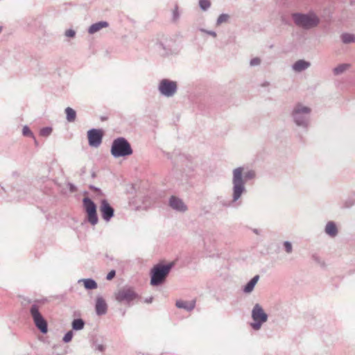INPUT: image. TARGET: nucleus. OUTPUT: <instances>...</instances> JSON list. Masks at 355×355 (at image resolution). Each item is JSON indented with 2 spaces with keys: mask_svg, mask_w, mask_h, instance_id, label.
<instances>
[{
  "mask_svg": "<svg viewBox=\"0 0 355 355\" xmlns=\"http://www.w3.org/2000/svg\"><path fill=\"white\" fill-rule=\"evenodd\" d=\"M158 91L165 97H173L178 91L177 82L164 78L159 81Z\"/></svg>",
  "mask_w": 355,
  "mask_h": 355,
  "instance_id": "9d476101",
  "label": "nucleus"
},
{
  "mask_svg": "<svg viewBox=\"0 0 355 355\" xmlns=\"http://www.w3.org/2000/svg\"><path fill=\"white\" fill-rule=\"evenodd\" d=\"M200 31L203 32V33H206L207 34L214 37H216V33L214 31H207V30H205L204 28H201L200 29Z\"/></svg>",
  "mask_w": 355,
  "mask_h": 355,
  "instance_id": "f704fd0d",
  "label": "nucleus"
},
{
  "mask_svg": "<svg viewBox=\"0 0 355 355\" xmlns=\"http://www.w3.org/2000/svg\"><path fill=\"white\" fill-rule=\"evenodd\" d=\"M324 232L331 238L336 237L338 234V230L335 222H327L324 227Z\"/></svg>",
  "mask_w": 355,
  "mask_h": 355,
  "instance_id": "f3484780",
  "label": "nucleus"
},
{
  "mask_svg": "<svg viewBox=\"0 0 355 355\" xmlns=\"http://www.w3.org/2000/svg\"><path fill=\"white\" fill-rule=\"evenodd\" d=\"M109 26V24L105 21H98L92 24L88 28V33L91 35L94 34L103 28Z\"/></svg>",
  "mask_w": 355,
  "mask_h": 355,
  "instance_id": "a211bd4d",
  "label": "nucleus"
},
{
  "mask_svg": "<svg viewBox=\"0 0 355 355\" xmlns=\"http://www.w3.org/2000/svg\"><path fill=\"white\" fill-rule=\"evenodd\" d=\"M100 211L102 218L107 222L110 221L114 215V208L105 199H103L101 201Z\"/></svg>",
  "mask_w": 355,
  "mask_h": 355,
  "instance_id": "f8f14e48",
  "label": "nucleus"
},
{
  "mask_svg": "<svg viewBox=\"0 0 355 355\" xmlns=\"http://www.w3.org/2000/svg\"><path fill=\"white\" fill-rule=\"evenodd\" d=\"M251 317L252 322L250 327L255 331L259 330L263 324L267 322L268 319V314L264 311L263 307L258 303L255 304L252 309Z\"/></svg>",
  "mask_w": 355,
  "mask_h": 355,
  "instance_id": "0eeeda50",
  "label": "nucleus"
},
{
  "mask_svg": "<svg viewBox=\"0 0 355 355\" xmlns=\"http://www.w3.org/2000/svg\"><path fill=\"white\" fill-rule=\"evenodd\" d=\"M269 83L268 82L265 83L264 84H263V86H266V85H268Z\"/></svg>",
  "mask_w": 355,
  "mask_h": 355,
  "instance_id": "c03bdc74",
  "label": "nucleus"
},
{
  "mask_svg": "<svg viewBox=\"0 0 355 355\" xmlns=\"http://www.w3.org/2000/svg\"><path fill=\"white\" fill-rule=\"evenodd\" d=\"M260 63H261V60L259 58H252V59H251V60L250 62V64L252 67L259 65Z\"/></svg>",
  "mask_w": 355,
  "mask_h": 355,
  "instance_id": "2f4dec72",
  "label": "nucleus"
},
{
  "mask_svg": "<svg viewBox=\"0 0 355 355\" xmlns=\"http://www.w3.org/2000/svg\"><path fill=\"white\" fill-rule=\"evenodd\" d=\"M103 132L100 129L92 128L87 132L89 145L97 148L102 143Z\"/></svg>",
  "mask_w": 355,
  "mask_h": 355,
  "instance_id": "9b49d317",
  "label": "nucleus"
},
{
  "mask_svg": "<svg viewBox=\"0 0 355 355\" xmlns=\"http://www.w3.org/2000/svg\"><path fill=\"white\" fill-rule=\"evenodd\" d=\"M83 207L87 214V221L92 225L98 223L97 207L94 201L88 197L83 200Z\"/></svg>",
  "mask_w": 355,
  "mask_h": 355,
  "instance_id": "1a4fd4ad",
  "label": "nucleus"
},
{
  "mask_svg": "<svg viewBox=\"0 0 355 355\" xmlns=\"http://www.w3.org/2000/svg\"><path fill=\"white\" fill-rule=\"evenodd\" d=\"M78 282H83L84 284V286L87 290H93L96 289L98 287L96 281L91 278L81 279Z\"/></svg>",
  "mask_w": 355,
  "mask_h": 355,
  "instance_id": "4be33fe9",
  "label": "nucleus"
},
{
  "mask_svg": "<svg viewBox=\"0 0 355 355\" xmlns=\"http://www.w3.org/2000/svg\"><path fill=\"white\" fill-rule=\"evenodd\" d=\"M159 46L160 47L164 48V46H163V44H159Z\"/></svg>",
  "mask_w": 355,
  "mask_h": 355,
  "instance_id": "09e8293b",
  "label": "nucleus"
},
{
  "mask_svg": "<svg viewBox=\"0 0 355 355\" xmlns=\"http://www.w3.org/2000/svg\"><path fill=\"white\" fill-rule=\"evenodd\" d=\"M0 187H1V189H2L3 191H5V188H4L3 186H1V185H0Z\"/></svg>",
  "mask_w": 355,
  "mask_h": 355,
  "instance_id": "a18cd8bd",
  "label": "nucleus"
},
{
  "mask_svg": "<svg viewBox=\"0 0 355 355\" xmlns=\"http://www.w3.org/2000/svg\"><path fill=\"white\" fill-rule=\"evenodd\" d=\"M199 6L202 10L206 11L211 6V1L209 0H199Z\"/></svg>",
  "mask_w": 355,
  "mask_h": 355,
  "instance_id": "a878e982",
  "label": "nucleus"
},
{
  "mask_svg": "<svg viewBox=\"0 0 355 355\" xmlns=\"http://www.w3.org/2000/svg\"><path fill=\"white\" fill-rule=\"evenodd\" d=\"M73 336V331L71 330L69 331L64 336V337L62 338L63 342L65 343H69L72 340Z\"/></svg>",
  "mask_w": 355,
  "mask_h": 355,
  "instance_id": "c756f323",
  "label": "nucleus"
},
{
  "mask_svg": "<svg viewBox=\"0 0 355 355\" xmlns=\"http://www.w3.org/2000/svg\"><path fill=\"white\" fill-rule=\"evenodd\" d=\"M340 40L344 44L355 43V35L353 33H343L340 35Z\"/></svg>",
  "mask_w": 355,
  "mask_h": 355,
  "instance_id": "412c9836",
  "label": "nucleus"
},
{
  "mask_svg": "<svg viewBox=\"0 0 355 355\" xmlns=\"http://www.w3.org/2000/svg\"><path fill=\"white\" fill-rule=\"evenodd\" d=\"M92 177L93 178H96V173H95L94 171H93V172L92 173Z\"/></svg>",
  "mask_w": 355,
  "mask_h": 355,
  "instance_id": "79ce46f5",
  "label": "nucleus"
},
{
  "mask_svg": "<svg viewBox=\"0 0 355 355\" xmlns=\"http://www.w3.org/2000/svg\"><path fill=\"white\" fill-rule=\"evenodd\" d=\"M260 277L257 275L253 277L243 288L244 293H250L254 288L255 285L258 282Z\"/></svg>",
  "mask_w": 355,
  "mask_h": 355,
  "instance_id": "6ab92c4d",
  "label": "nucleus"
},
{
  "mask_svg": "<svg viewBox=\"0 0 355 355\" xmlns=\"http://www.w3.org/2000/svg\"><path fill=\"white\" fill-rule=\"evenodd\" d=\"M89 188H90V189L94 190V191H100V189L98 188H97V187H96L94 186H92V185H91L89 187Z\"/></svg>",
  "mask_w": 355,
  "mask_h": 355,
  "instance_id": "58836bf2",
  "label": "nucleus"
},
{
  "mask_svg": "<svg viewBox=\"0 0 355 355\" xmlns=\"http://www.w3.org/2000/svg\"><path fill=\"white\" fill-rule=\"evenodd\" d=\"M311 66V62L305 60H298L293 65L292 69L297 73L305 71Z\"/></svg>",
  "mask_w": 355,
  "mask_h": 355,
  "instance_id": "dca6fc26",
  "label": "nucleus"
},
{
  "mask_svg": "<svg viewBox=\"0 0 355 355\" xmlns=\"http://www.w3.org/2000/svg\"><path fill=\"white\" fill-rule=\"evenodd\" d=\"M355 205V198H349L348 199L345 200L343 203V207L345 208H351Z\"/></svg>",
  "mask_w": 355,
  "mask_h": 355,
  "instance_id": "c85d7f7f",
  "label": "nucleus"
},
{
  "mask_svg": "<svg viewBox=\"0 0 355 355\" xmlns=\"http://www.w3.org/2000/svg\"><path fill=\"white\" fill-rule=\"evenodd\" d=\"M169 206L174 210L179 212H185L187 210V206L184 204L182 199L176 196H172L169 198Z\"/></svg>",
  "mask_w": 355,
  "mask_h": 355,
  "instance_id": "ddd939ff",
  "label": "nucleus"
},
{
  "mask_svg": "<svg viewBox=\"0 0 355 355\" xmlns=\"http://www.w3.org/2000/svg\"><path fill=\"white\" fill-rule=\"evenodd\" d=\"M313 258L315 259V260H318V258L315 257V256H313Z\"/></svg>",
  "mask_w": 355,
  "mask_h": 355,
  "instance_id": "8fccbe9b",
  "label": "nucleus"
},
{
  "mask_svg": "<svg viewBox=\"0 0 355 355\" xmlns=\"http://www.w3.org/2000/svg\"><path fill=\"white\" fill-rule=\"evenodd\" d=\"M230 17L228 14L223 13L220 15L216 20V24L220 25L223 23L227 22L230 19Z\"/></svg>",
  "mask_w": 355,
  "mask_h": 355,
  "instance_id": "393cba45",
  "label": "nucleus"
},
{
  "mask_svg": "<svg viewBox=\"0 0 355 355\" xmlns=\"http://www.w3.org/2000/svg\"><path fill=\"white\" fill-rule=\"evenodd\" d=\"M95 309L98 315H103L107 313V304L103 297L101 295L96 297Z\"/></svg>",
  "mask_w": 355,
  "mask_h": 355,
  "instance_id": "4468645a",
  "label": "nucleus"
},
{
  "mask_svg": "<svg viewBox=\"0 0 355 355\" xmlns=\"http://www.w3.org/2000/svg\"><path fill=\"white\" fill-rule=\"evenodd\" d=\"M64 35L68 37H74L76 35V31L73 29H68L65 31Z\"/></svg>",
  "mask_w": 355,
  "mask_h": 355,
  "instance_id": "473e14b6",
  "label": "nucleus"
},
{
  "mask_svg": "<svg viewBox=\"0 0 355 355\" xmlns=\"http://www.w3.org/2000/svg\"><path fill=\"white\" fill-rule=\"evenodd\" d=\"M64 112L67 121L70 123L74 122L76 118V112L70 107H67Z\"/></svg>",
  "mask_w": 355,
  "mask_h": 355,
  "instance_id": "5701e85b",
  "label": "nucleus"
},
{
  "mask_svg": "<svg viewBox=\"0 0 355 355\" xmlns=\"http://www.w3.org/2000/svg\"><path fill=\"white\" fill-rule=\"evenodd\" d=\"M256 173L254 170L245 171L244 167L239 166L232 171V202L238 201L243 194L247 192L245 184L247 182L254 180Z\"/></svg>",
  "mask_w": 355,
  "mask_h": 355,
  "instance_id": "f257e3e1",
  "label": "nucleus"
},
{
  "mask_svg": "<svg viewBox=\"0 0 355 355\" xmlns=\"http://www.w3.org/2000/svg\"><path fill=\"white\" fill-rule=\"evenodd\" d=\"M85 173V168L84 167V168H83L81 169V174H83V173Z\"/></svg>",
  "mask_w": 355,
  "mask_h": 355,
  "instance_id": "37998d69",
  "label": "nucleus"
},
{
  "mask_svg": "<svg viewBox=\"0 0 355 355\" xmlns=\"http://www.w3.org/2000/svg\"><path fill=\"white\" fill-rule=\"evenodd\" d=\"M53 129L51 127H44L40 129V135L42 137H47L52 133Z\"/></svg>",
  "mask_w": 355,
  "mask_h": 355,
  "instance_id": "bb28decb",
  "label": "nucleus"
},
{
  "mask_svg": "<svg viewBox=\"0 0 355 355\" xmlns=\"http://www.w3.org/2000/svg\"><path fill=\"white\" fill-rule=\"evenodd\" d=\"M175 306L178 309H182L187 311H191L196 306V300L184 301L182 300H177Z\"/></svg>",
  "mask_w": 355,
  "mask_h": 355,
  "instance_id": "2eb2a0df",
  "label": "nucleus"
},
{
  "mask_svg": "<svg viewBox=\"0 0 355 355\" xmlns=\"http://www.w3.org/2000/svg\"><path fill=\"white\" fill-rule=\"evenodd\" d=\"M110 152L114 158H119L132 155L133 150L126 139L118 137L112 141Z\"/></svg>",
  "mask_w": 355,
  "mask_h": 355,
  "instance_id": "423d86ee",
  "label": "nucleus"
},
{
  "mask_svg": "<svg viewBox=\"0 0 355 355\" xmlns=\"http://www.w3.org/2000/svg\"><path fill=\"white\" fill-rule=\"evenodd\" d=\"M72 329L75 331H79L84 328L85 321L81 318L74 319L71 323Z\"/></svg>",
  "mask_w": 355,
  "mask_h": 355,
  "instance_id": "b1692460",
  "label": "nucleus"
},
{
  "mask_svg": "<svg viewBox=\"0 0 355 355\" xmlns=\"http://www.w3.org/2000/svg\"><path fill=\"white\" fill-rule=\"evenodd\" d=\"M96 349L99 352H104L105 349V347L103 345H98L96 347Z\"/></svg>",
  "mask_w": 355,
  "mask_h": 355,
  "instance_id": "c9c22d12",
  "label": "nucleus"
},
{
  "mask_svg": "<svg viewBox=\"0 0 355 355\" xmlns=\"http://www.w3.org/2000/svg\"><path fill=\"white\" fill-rule=\"evenodd\" d=\"M313 258L315 259V260H318V258L315 257V256H313Z\"/></svg>",
  "mask_w": 355,
  "mask_h": 355,
  "instance_id": "3c124183",
  "label": "nucleus"
},
{
  "mask_svg": "<svg viewBox=\"0 0 355 355\" xmlns=\"http://www.w3.org/2000/svg\"><path fill=\"white\" fill-rule=\"evenodd\" d=\"M311 109L302 103L296 104L291 112V116L299 127L307 128L310 123Z\"/></svg>",
  "mask_w": 355,
  "mask_h": 355,
  "instance_id": "39448f33",
  "label": "nucleus"
},
{
  "mask_svg": "<svg viewBox=\"0 0 355 355\" xmlns=\"http://www.w3.org/2000/svg\"><path fill=\"white\" fill-rule=\"evenodd\" d=\"M291 18L296 26L303 30L313 29L320 24V17L313 10L308 12H293Z\"/></svg>",
  "mask_w": 355,
  "mask_h": 355,
  "instance_id": "f03ea898",
  "label": "nucleus"
},
{
  "mask_svg": "<svg viewBox=\"0 0 355 355\" xmlns=\"http://www.w3.org/2000/svg\"><path fill=\"white\" fill-rule=\"evenodd\" d=\"M174 266V262H170L167 264L159 263L155 265L150 272V284L153 286L163 284Z\"/></svg>",
  "mask_w": 355,
  "mask_h": 355,
  "instance_id": "20e7f679",
  "label": "nucleus"
},
{
  "mask_svg": "<svg viewBox=\"0 0 355 355\" xmlns=\"http://www.w3.org/2000/svg\"><path fill=\"white\" fill-rule=\"evenodd\" d=\"M253 232H254V234H257V235H259V234H260L261 231H260L259 230H258V229H254V230H253Z\"/></svg>",
  "mask_w": 355,
  "mask_h": 355,
  "instance_id": "ea45409f",
  "label": "nucleus"
},
{
  "mask_svg": "<svg viewBox=\"0 0 355 355\" xmlns=\"http://www.w3.org/2000/svg\"><path fill=\"white\" fill-rule=\"evenodd\" d=\"M30 313L32 316L35 327L42 334H46L48 332V323L40 312L39 306L37 304H34L31 306Z\"/></svg>",
  "mask_w": 355,
  "mask_h": 355,
  "instance_id": "6e6552de",
  "label": "nucleus"
},
{
  "mask_svg": "<svg viewBox=\"0 0 355 355\" xmlns=\"http://www.w3.org/2000/svg\"><path fill=\"white\" fill-rule=\"evenodd\" d=\"M284 247L285 248V250L287 253L290 254L293 251V246H292V244L290 241H284Z\"/></svg>",
  "mask_w": 355,
  "mask_h": 355,
  "instance_id": "7c9ffc66",
  "label": "nucleus"
},
{
  "mask_svg": "<svg viewBox=\"0 0 355 355\" xmlns=\"http://www.w3.org/2000/svg\"><path fill=\"white\" fill-rule=\"evenodd\" d=\"M153 297H150L148 298H146L145 300H144V302L145 303H147V304H150L153 302Z\"/></svg>",
  "mask_w": 355,
  "mask_h": 355,
  "instance_id": "4c0bfd02",
  "label": "nucleus"
},
{
  "mask_svg": "<svg viewBox=\"0 0 355 355\" xmlns=\"http://www.w3.org/2000/svg\"><path fill=\"white\" fill-rule=\"evenodd\" d=\"M173 16H174V17H177L178 16V10H175L173 12Z\"/></svg>",
  "mask_w": 355,
  "mask_h": 355,
  "instance_id": "a19ab883",
  "label": "nucleus"
},
{
  "mask_svg": "<svg viewBox=\"0 0 355 355\" xmlns=\"http://www.w3.org/2000/svg\"><path fill=\"white\" fill-rule=\"evenodd\" d=\"M2 29H3V27H2V26H0V33H1Z\"/></svg>",
  "mask_w": 355,
  "mask_h": 355,
  "instance_id": "de8ad7c7",
  "label": "nucleus"
},
{
  "mask_svg": "<svg viewBox=\"0 0 355 355\" xmlns=\"http://www.w3.org/2000/svg\"><path fill=\"white\" fill-rule=\"evenodd\" d=\"M69 186L71 191L73 192L76 191V187L73 184L69 183Z\"/></svg>",
  "mask_w": 355,
  "mask_h": 355,
  "instance_id": "e433bc0d",
  "label": "nucleus"
},
{
  "mask_svg": "<svg viewBox=\"0 0 355 355\" xmlns=\"http://www.w3.org/2000/svg\"><path fill=\"white\" fill-rule=\"evenodd\" d=\"M116 275V271L114 270H110L108 274L107 275L106 279L107 280H112Z\"/></svg>",
  "mask_w": 355,
  "mask_h": 355,
  "instance_id": "72a5a7b5",
  "label": "nucleus"
},
{
  "mask_svg": "<svg viewBox=\"0 0 355 355\" xmlns=\"http://www.w3.org/2000/svg\"><path fill=\"white\" fill-rule=\"evenodd\" d=\"M22 134L24 136L30 137L33 138L35 141V144H37V141L35 138L33 133L32 132V131L30 130V128L27 125L24 126V128L22 129Z\"/></svg>",
  "mask_w": 355,
  "mask_h": 355,
  "instance_id": "cd10ccee",
  "label": "nucleus"
},
{
  "mask_svg": "<svg viewBox=\"0 0 355 355\" xmlns=\"http://www.w3.org/2000/svg\"><path fill=\"white\" fill-rule=\"evenodd\" d=\"M355 2V0H351V4L352 5Z\"/></svg>",
  "mask_w": 355,
  "mask_h": 355,
  "instance_id": "49530a36",
  "label": "nucleus"
},
{
  "mask_svg": "<svg viewBox=\"0 0 355 355\" xmlns=\"http://www.w3.org/2000/svg\"><path fill=\"white\" fill-rule=\"evenodd\" d=\"M351 67V64L348 63H343L338 64L337 67L333 69V73L335 76H339L345 73Z\"/></svg>",
  "mask_w": 355,
  "mask_h": 355,
  "instance_id": "aec40b11",
  "label": "nucleus"
},
{
  "mask_svg": "<svg viewBox=\"0 0 355 355\" xmlns=\"http://www.w3.org/2000/svg\"><path fill=\"white\" fill-rule=\"evenodd\" d=\"M115 300L122 304L131 306L137 304L141 300V295L137 293L135 288L131 286H124L114 293Z\"/></svg>",
  "mask_w": 355,
  "mask_h": 355,
  "instance_id": "7ed1b4c3",
  "label": "nucleus"
}]
</instances>
